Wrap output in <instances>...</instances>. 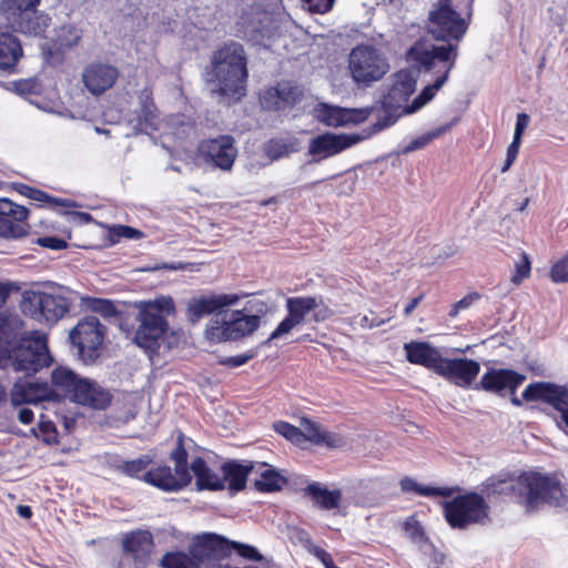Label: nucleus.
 <instances>
[{"instance_id": "f257e3e1", "label": "nucleus", "mask_w": 568, "mask_h": 568, "mask_svg": "<svg viewBox=\"0 0 568 568\" xmlns=\"http://www.w3.org/2000/svg\"><path fill=\"white\" fill-rule=\"evenodd\" d=\"M23 325L17 315L0 314V368L31 376L51 366L53 357L45 336L29 337Z\"/></svg>"}, {"instance_id": "f03ea898", "label": "nucleus", "mask_w": 568, "mask_h": 568, "mask_svg": "<svg viewBox=\"0 0 568 568\" xmlns=\"http://www.w3.org/2000/svg\"><path fill=\"white\" fill-rule=\"evenodd\" d=\"M212 92L240 100L246 94L247 55L241 43L230 42L213 52L205 71Z\"/></svg>"}, {"instance_id": "7ed1b4c3", "label": "nucleus", "mask_w": 568, "mask_h": 568, "mask_svg": "<svg viewBox=\"0 0 568 568\" xmlns=\"http://www.w3.org/2000/svg\"><path fill=\"white\" fill-rule=\"evenodd\" d=\"M135 306L139 313L133 342L152 356L158 354L161 341L169 328L168 316L175 313V304L171 296L160 295L154 300L140 301Z\"/></svg>"}, {"instance_id": "20e7f679", "label": "nucleus", "mask_w": 568, "mask_h": 568, "mask_svg": "<svg viewBox=\"0 0 568 568\" xmlns=\"http://www.w3.org/2000/svg\"><path fill=\"white\" fill-rule=\"evenodd\" d=\"M52 402L70 398L72 402L95 409L106 408L112 399L111 394L97 382L82 378L65 366H58L51 373Z\"/></svg>"}, {"instance_id": "39448f33", "label": "nucleus", "mask_w": 568, "mask_h": 568, "mask_svg": "<svg viewBox=\"0 0 568 568\" xmlns=\"http://www.w3.org/2000/svg\"><path fill=\"white\" fill-rule=\"evenodd\" d=\"M517 495L529 513L545 505L561 507L568 499L556 475L538 471H524L517 477Z\"/></svg>"}, {"instance_id": "423d86ee", "label": "nucleus", "mask_w": 568, "mask_h": 568, "mask_svg": "<svg viewBox=\"0 0 568 568\" xmlns=\"http://www.w3.org/2000/svg\"><path fill=\"white\" fill-rule=\"evenodd\" d=\"M42 0H0V14L12 31L36 38L44 37L51 17L39 10Z\"/></svg>"}, {"instance_id": "0eeeda50", "label": "nucleus", "mask_w": 568, "mask_h": 568, "mask_svg": "<svg viewBox=\"0 0 568 568\" xmlns=\"http://www.w3.org/2000/svg\"><path fill=\"white\" fill-rule=\"evenodd\" d=\"M348 70L356 87L367 89L383 80L390 65L381 49L372 44H358L349 52Z\"/></svg>"}, {"instance_id": "6e6552de", "label": "nucleus", "mask_w": 568, "mask_h": 568, "mask_svg": "<svg viewBox=\"0 0 568 568\" xmlns=\"http://www.w3.org/2000/svg\"><path fill=\"white\" fill-rule=\"evenodd\" d=\"M185 435L178 433L175 448L170 453V459L174 463V471L170 466L162 465L144 471L142 480L169 493L180 491L186 487L192 476L187 466V452L184 446Z\"/></svg>"}, {"instance_id": "1a4fd4ad", "label": "nucleus", "mask_w": 568, "mask_h": 568, "mask_svg": "<svg viewBox=\"0 0 568 568\" xmlns=\"http://www.w3.org/2000/svg\"><path fill=\"white\" fill-rule=\"evenodd\" d=\"M20 307L31 318L53 324L69 313L71 302L61 294L27 290L22 294Z\"/></svg>"}, {"instance_id": "9d476101", "label": "nucleus", "mask_w": 568, "mask_h": 568, "mask_svg": "<svg viewBox=\"0 0 568 568\" xmlns=\"http://www.w3.org/2000/svg\"><path fill=\"white\" fill-rule=\"evenodd\" d=\"M415 90L416 80L408 71H399L395 74L393 84L381 102L384 115L378 118L373 124L372 134L381 132L396 122L398 111L408 101Z\"/></svg>"}, {"instance_id": "9b49d317", "label": "nucleus", "mask_w": 568, "mask_h": 568, "mask_svg": "<svg viewBox=\"0 0 568 568\" xmlns=\"http://www.w3.org/2000/svg\"><path fill=\"white\" fill-rule=\"evenodd\" d=\"M468 24L452 0H438L428 16V32L437 41H462Z\"/></svg>"}, {"instance_id": "f8f14e48", "label": "nucleus", "mask_w": 568, "mask_h": 568, "mask_svg": "<svg viewBox=\"0 0 568 568\" xmlns=\"http://www.w3.org/2000/svg\"><path fill=\"white\" fill-rule=\"evenodd\" d=\"M444 517L454 529H466L487 517L488 506L483 496L470 493L444 503Z\"/></svg>"}, {"instance_id": "ddd939ff", "label": "nucleus", "mask_w": 568, "mask_h": 568, "mask_svg": "<svg viewBox=\"0 0 568 568\" xmlns=\"http://www.w3.org/2000/svg\"><path fill=\"white\" fill-rule=\"evenodd\" d=\"M106 333V327L97 316H85L70 332V339L85 364L97 361Z\"/></svg>"}, {"instance_id": "4468645a", "label": "nucleus", "mask_w": 568, "mask_h": 568, "mask_svg": "<svg viewBox=\"0 0 568 568\" xmlns=\"http://www.w3.org/2000/svg\"><path fill=\"white\" fill-rule=\"evenodd\" d=\"M442 42V44H432L426 48L413 47L409 50V55L419 63L425 71H430L438 67V74H445L446 78H448L458 58V45L460 41L452 40Z\"/></svg>"}, {"instance_id": "2eb2a0df", "label": "nucleus", "mask_w": 568, "mask_h": 568, "mask_svg": "<svg viewBox=\"0 0 568 568\" xmlns=\"http://www.w3.org/2000/svg\"><path fill=\"white\" fill-rule=\"evenodd\" d=\"M526 402L541 400L560 413V423L568 435V385H557L550 382L530 383L521 394Z\"/></svg>"}, {"instance_id": "dca6fc26", "label": "nucleus", "mask_w": 568, "mask_h": 568, "mask_svg": "<svg viewBox=\"0 0 568 568\" xmlns=\"http://www.w3.org/2000/svg\"><path fill=\"white\" fill-rule=\"evenodd\" d=\"M197 151L206 164L222 171H231L237 156L235 139L229 134L203 140L199 144Z\"/></svg>"}, {"instance_id": "f3484780", "label": "nucleus", "mask_w": 568, "mask_h": 568, "mask_svg": "<svg viewBox=\"0 0 568 568\" xmlns=\"http://www.w3.org/2000/svg\"><path fill=\"white\" fill-rule=\"evenodd\" d=\"M526 381V375L510 368H489L481 376L480 381L474 385V389L498 396L506 394H516L517 388Z\"/></svg>"}, {"instance_id": "a211bd4d", "label": "nucleus", "mask_w": 568, "mask_h": 568, "mask_svg": "<svg viewBox=\"0 0 568 568\" xmlns=\"http://www.w3.org/2000/svg\"><path fill=\"white\" fill-rule=\"evenodd\" d=\"M267 311V304L257 298L247 301L242 310L234 311L229 321L233 341L253 334L260 327L261 318Z\"/></svg>"}, {"instance_id": "6ab92c4d", "label": "nucleus", "mask_w": 568, "mask_h": 568, "mask_svg": "<svg viewBox=\"0 0 568 568\" xmlns=\"http://www.w3.org/2000/svg\"><path fill=\"white\" fill-rule=\"evenodd\" d=\"M322 304V298L316 296L288 297L285 303L287 316L280 322L270 335V341L288 334L295 326L304 323L306 315Z\"/></svg>"}, {"instance_id": "aec40b11", "label": "nucleus", "mask_w": 568, "mask_h": 568, "mask_svg": "<svg viewBox=\"0 0 568 568\" xmlns=\"http://www.w3.org/2000/svg\"><path fill=\"white\" fill-rule=\"evenodd\" d=\"M29 210L8 199H0V237L21 239L28 235L29 224L26 222Z\"/></svg>"}, {"instance_id": "412c9836", "label": "nucleus", "mask_w": 568, "mask_h": 568, "mask_svg": "<svg viewBox=\"0 0 568 568\" xmlns=\"http://www.w3.org/2000/svg\"><path fill=\"white\" fill-rule=\"evenodd\" d=\"M359 141L362 136L358 134L324 133L311 140L308 153L314 156V162H318L343 152Z\"/></svg>"}, {"instance_id": "4be33fe9", "label": "nucleus", "mask_w": 568, "mask_h": 568, "mask_svg": "<svg viewBox=\"0 0 568 568\" xmlns=\"http://www.w3.org/2000/svg\"><path fill=\"white\" fill-rule=\"evenodd\" d=\"M374 108L347 109L336 105L321 103L315 109L316 118L320 122L328 126H345L349 124H359L369 118Z\"/></svg>"}, {"instance_id": "5701e85b", "label": "nucleus", "mask_w": 568, "mask_h": 568, "mask_svg": "<svg viewBox=\"0 0 568 568\" xmlns=\"http://www.w3.org/2000/svg\"><path fill=\"white\" fill-rule=\"evenodd\" d=\"M480 372V365L469 358H443L437 375L462 388H469Z\"/></svg>"}, {"instance_id": "b1692460", "label": "nucleus", "mask_w": 568, "mask_h": 568, "mask_svg": "<svg viewBox=\"0 0 568 568\" xmlns=\"http://www.w3.org/2000/svg\"><path fill=\"white\" fill-rule=\"evenodd\" d=\"M121 546L123 552L134 561L135 568H145L151 562L154 540L149 530L138 529L125 534Z\"/></svg>"}, {"instance_id": "393cba45", "label": "nucleus", "mask_w": 568, "mask_h": 568, "mask_svg": "<svg viewBox=\"0 0 568 568\" xmlns=\"http://www.w3.org/2000/svg\"><path fill=\"white\" fill-rule=\"evenodd\" d=\"M190 552L197 561L204 564L227 557L231 554V545L226 538L206 532L196 537L190 546Z\"/></svg>"}, {"instance_id": "a878e982", "label": "nucleus", "mask_w": 568, "mask_h": 568, "mask_svg": "<svg viewBox=\"0 0 568 568\" xmlns=\"http://www.w3.org/2000/svg\"><path fill=\"white\" fill-rule=\"evenodd\" d=\"M116 67L109 63L92 62L82 72V81L93 95H101L111 89L119 78Z\"/></svg>"}, {"instance_id": "bb28decb", "label": "nucleus", "mask_w": 568, "mask_h": 568, "mask_svg": "<svg viewBox=\"0 0 568 568\" xmlns=\"http://www.w3.org/2000/svg\"><path fill=\"white\" fill-rule=\"evenodd\" d=\"M139 109L129 119L130 126L136 134L151 133L158 130V109L153 100V92L144 88L139 92Z\"/></svg>"}, {"instance_id": "cd10ccee", "label": "nucleus", "mask_w": 568, "mask_h": 568, "mask_svg": "<svg viewBox=\"0 0 568 568\" xmlns=\"http://www.w3.org/2000/svg\"><path fill=\"white\" fill-rule=\"evenodd\" d=\"M240 300L241 296L237 294L200 296L189 302L186 317L192 324H195L204 316L211 315L226 306L237 304Z\"/></svg>"}, {"instance_id": "c85d7f7f", "label": "nucleus", "mask_w": 568, "mask_h": 568, "mask_svg": "<svg viewBox=\"0 0 568 568\" xmlns=\"http://www.w3.org/2000/svg\"><path fill=\"white\" fill-rule=\"evenodd\" d=\"M302 91L290 82H281L265 90L260 100L264 109L280 111L293 106L301 100Z\"/></svg>"}, {"instance_id": "c756f323", "label": "nucleus", "mask_w": 568, "mask_h": 568, "mask_svg": "<svg viewBox=\"0 0 568 568\" xmlns=\"http://www.w3.org/2000/svg\"><path fill=\"white\" fill-rule=\"evenodd\" d=\"M10 402L12 406L52 402V390L47 382L18 381L11 388Z\"/></svg>"}, {"instance_id": "7c9ffc66", "label": "nucleus", "mask_w": 568, "mask_h": 568, "mask_svg": "<svg viewBox=\"0 0 568 568\" xmlns=\"http://www.w3.org/2000/svg\"><path fill=\"white\" fill-rule=\"evenodd\" d=\"M404 351L410 364L424 366L436 374L444 358L439 351L427 342L405 343Z\"/></svg>"}, {"instance_id": "2f4dec72", "label": "nucleus", "mask_w": 568, "mask_h": 568, "mask_svg": "<svg viewBox=\"0 0 568 568\" xmlns=\"http://www.w3.org/2000/svg\"><path fill=\"white\" fill-rule=\"evenodd\" d=\"M22 55L20 40L12 32L0 29V70L13 72Z\"/></svg>"}, {"instance_id": "473e14b6", "label": "nucleus", "mask_w": 568, "mask_h": 568, "mask_svg": "<svg viewBox=\"0 0 568 568\" xmlns=\"http://www.w3.org/2000/svg\"><path fill=\"white\" fill-rule=\"evenodd\" d=\"M253 468L254 465L251 462L230 460L224 463L221 466L222 478H224V484L227 483L229 490L232 493L243 490L246 486L247 476Z\"/></svg>"}, {"instance_id": "72a5a7b5", "label": "nucleus", "mask_w": 568, "mask_h": 568, "mask_svg": "<svg viewBox=\"0 0 568 568\" xmlns=\"http://www.w3.org/2000/svg\"><path fill=\"white\" fill-rule=\"evenodd\" d=\"M190 469L195 476V484L199 490L224 489V478L211 469L202 457H195Z\"/></svg>"}, {"instance_id": "f704fd0d", "label": "nucleus", "mask_w": 568, "mask_h": 568, "mask_svg": "<svg viewBox=\"0 0 568 568\" xmlns=\"http://www.w3.org/2000/svg\"><path fill=\"white\" fill-rule=\"evenodd\" d=\"M305 494L308 495L315 505L325 510H332L339 506L342 500V493L338 489L328 490L320 483H312L305 488Z\"/></svg>"}, {"instance_id": "c9c22d12", "label": "nucleus", "mask_w": 568, "mask_h": 568, "mask_svg": "<svg viewBox=\"0 0 568 568\" xmlns=\"http://www.w3.org/2000/svg\"><path fill=\"white\" fill-rule=\"evenodd\" d=\"M400 489L404 493H415L419 496L433 497V496H442V497H450L456 491L454 487H433V486H424L418 484L415 479L406 476L399 481Z\"/></svg>"}, {"instance_id": "e433bc0d", "label": "nucleus", "mask_w": 568, "mask_h": 568, "mask_svg": "<svg viewBox=\"0 0 568 568\" xmlns=\"http://www.w3.org/2000/svg\"><path fill=\"white\" fill-rule=\"evenodd\" d=\"M14 189L23 196L41 203H47L50 206H62V207H72L75 206V203L71 200L53 197L47 192L29 186L23 183L16 184Z\"/></svg>"}, {"instance_id": "4c0bfd02", "label": "nucleus", "mask_w": 568, "mask_h": 568, "mask_svg": "<svg viewBox=\"0 0 568 568\" xmlns=\"http://www.w3.org/2000/svg\"><path fill=\"white\" fill-rule=\"evenodd\" d=\"M448 78L445 74H438L432 84L426 85L422 92L408 105H405L404 113L410 114L418 111L426 103L432 101L436 93L443 88Z\"/></svg>"}, {"instance_id": "58836bf2", "label": "nucleus", "mask_w": 568, "mask_h": 568, "mask_svg": "<svg viewBox=\"0 0 568 568\" xmlns=\"http://www.w3.org/2000/svg\"><path fill=\"white\" fill-rule=\"evenodd\" d=\"M483 487L488 497L491 495H509L517 493V478L513 479L501 474L491 476L483 483Z\"/></svg>"}, {"instance_id": "ea45409f", "label": "nucleus", "mask_w": 568, "mask_h": 568, "mask_svg": "<svg viewBox=\"0 0 568 568\" xmlns=\"http://www.w3.org/2000/svg\"><path fill=\"white\" fill-rule=\"evenodd\" d=\"M260 467L264 469L261 471L260 479L254 483V486L258 491H276L286 483V479L267 464H261Z\"/></svg>"}, {"instance_id": "a19ab883", "label": "nucleus", "mask_w": 568, "mask_h": 568, "mask_svg": "<svg viewBox=\"0 0 568 568\" xmlns=\"http://www.w3.org/2000/svg\"><path fill=\"white\" fill-rule=\"evenodd\" d=\"M297 151L296 142L293 139L275 138L266 142L264 152L272 161L280 160Z\"/></svg>"}, {"instance_id": "79ce46f5", "label": "nucleus", "mask_w": 568, "mask_h": 568, "mask_svg": "<svg viewBox=\"0 0 568 568\" xmlns=\"http://www.w3.org/2000/svg\"><path fill=\"white\" fill-rule=\"evenodd\" d=\"M303 434V442L308 440L316 445L327 444L331 445L329 434L322 429V427L310 418L303 417L301 419V427Z\"/></svg>"}, {"instance_id": "37998d69", "label": "nucleus", "mask_w": 568, "mask_h": 568, "mask_svg": "<svg viewBox=\"0 0 568 568\" xmlns=\"http://www.w3.org/2000/svg\"><path fill=\"white\" fill-rule=\"evenodd\" d=\"M404 530L410 538V540L420 546V548L427 554L434 551V546L428 541L425 535L424 528L418 520L414 517L407 518L404 524Z\"/></svg>"}, {"instance_id": "c03bdc74", "label": "nucleus", "mask_w": 568, "mask_h": 568, "mask_svg": "<svg viewBox=\"0 0 568 568\" xmlns=\"http://www.w3.org/2000/svg\"><path fill=\"white\" fill-rule=\"evenodd\" d=\"M231 335L229 321L219 317L212 318L205 329V337L213 343L233 341Z\"/></svg>"}, {"instance_id": "a18cd8bd", "label": "nucleus", "mask_w": 568, "mask_h": 568, "mask_svg": "<svg viewBox=\"0 0 568 568\" xmlns=\"http://www.w3.org/2000/svg\"><path fill=\"white\" fill-rule=\"evenodd\" d=\"M452 125H453L452 123H447V124L436 128L420 136L415 138L406 146L403 148L400 153L408 154L413 151L425 148L430 141L439 138L440 135H443L444 133L449 131Z\"/></svg>"}, {"instance_id": "49530a36", "label": "nucleus", "mask_w": 568, "mask_h": 568, "mask_svg": "<svg viewBox=\"0 0 568 568\" xmlns=\"http://www.w3.org/2000/svg\"><path fill=\"white\" fill-rule=\"evenodd\" d=\"M151 463V456L142 455L135 459L123 462L119 468L126 476L139 478L140 474H142Z\"/></svg>"}, {"instance_id": "de8ad7c7", "label": "nucleus", "mask_w": 568, "mask_h": 568, "mask_svg": "<svg viewBox=\"0 0 568 568\" xmlns=\"http://www.w3.org/2000/svg\"><path fill=\"white\" fill-rule=\"evenodd\" d=\"M80 39L81 30L75 26H63L59 30L58 40L60 48H72L79 43Z\"/></svg>"}, {"instance_id": "09e8293b", "label": "nucleus", "mask_w": 568, "mask_h": 568, "mask_svg": "<svg viewBox=\"0 0 568 568\" xmlns=\"http://www.w3.org/2000/svg\"><path fill=\"white\" fill-rule=\"evenodd\" d=\"M531 265L528 254L523 252L519 261L515 262V271L511 275V283L519 286L526 278L530 276Z\"/></svg>"}, {"instance_id": "8fccbe9b", "label": "nucleus", "mask_w": 568, "mask_h": 568, "mask_svg": "<svg viewBox=\"0 0 568 568\" xmlns=\"http://www.w3.org/2000/svg\"><path fill=\"white\" fill-rule=\"evenodd\" d=\"M274 429L276 433L285 437L292 443L301 444L303 442V434L300 427H296L287 422L274 423Z\"/></svg>"}, {"instance_id": "3c124183", "label": "nucleus", "mask_w": 568, "mask_h": 568, "mask_svg": "<svg viewBox=\"0 0 568 568\" xmlns=\"http://www.w3.org/2000/svg\"><path fill=\"white\" fill-rule=\"evenodd\" d=\"M161 565L163 568H191L192 562L183 552H166L161 559Z\"/></svg>"}, {"instance_id": "603ef678", "label": "nucleus", "mask_w": 568, "mask_h": 568, "mask_svg": "<svg viewBox=\"0 0 568 568\" xmlns=\"http://www.w3.org/2000/svg\"><path fill=\"white\" fill-rule=\"evenodd\" d=\"M110 236L113 241H118L122 237L138 240L143 236V233L140 230L128 225H114L110 229Z\"/></svg>"}, {"instance_id": "864d4df0", "label": "nucleus", "mask_w": 568, "mask_h": 568, "mask_svg": "<svg viewBox=\"0 0 568 568\" xmlns=\"http://www.w3.org/2000/svg\"><path fill=\"white\" fill-rule=\"evenodd\" d=\"M550 277L555 283H568V253L551 266Z\"/></svg>"}, {"instance_id": "5fc2aeb1", "label": "nucleus", "mask_w": 568, "mask_h": 568, "mask_svg": "<svg viewBox=\"0 0 568 568\" xmlns=\"http://www.w3.org/2000/svg\"><path fill=\"white\" fill-rule=\"evenodd\" d=\"M231 545V551L235 550L237 555L241 557L253 560V561H260L262 560V555L258 552V550L246 544L237 542V541H230Z\"/></svg>"}, {"instance_id": "6e6d98bb", "label": "nucleus", "mask_w": 568, "mask_h": 568, "mask_svg": "<svg viewBox=\"0 0 568 568\" xmlns=\"http://www.w3.org/2000/svg\"><path fill=\"white\" fill-rule=\"evenodd\" d=\"M308 10L313 13H326L334 4L335 0H302Z\"/></svg>"}, {"instance_id": "4d7b16f0", "label": "nucleus", "mask_w": 568, "mask_h": 568, "mask_svg": "<svg viewBox=\"0 0 568 568\" xmlns=\"http://www.w3.org/2000/svg\"><path fill=\"white\" fill-rule=\"evenodd\" d=\"M252 357L253 354H239L235 356H227L221 358L220 364L229 368H236L246 364Z\"/></svg>"}, {"instance_id": "13d9d810", "label": "nucleus", "mask_w": 568, "mask_h": 568, "mask_svg": "<svg viewBox=\"0 0 568 568\" xmlns=\"http://www.w3.org/2000/svg\"><path fill=\"white\" fill-rule=\"evenodd\" d=\"M16 90L20 94H33L39 92L40 84L37 80L33 79H26L20 80L14 83Z\"/></svg>"}, {"instance_id": "bf43d9fd", "label": "nucleus", "mask_w": 568, "mask_h": 568, "mask_svg": "<svg viewBox=\"0 0 568 568\" xmlns=\"http://www.w3.org/2000/svg\"><path fill=\"white\" fill-rule=\"evenodd\" d=\"M38 244L42 247L54 250V251H60V250L67 248V246H68L67 241L55 237V236L40 237L38 240Z\"/></svg>"}, {"instance_id": "052dcab7", "label": "nucleus", "mask_w": 568, "mask_h": 568, "mask_svg": "<svg viewBox=\"0 0 568 568\" xmlns=\"http://www.w3.org/2000/svg\"><path fill=\"white\" fill-rule=\"evenodd\" d=\"M308 551L314 555L324 565L325 568H333L335 565L331 554H328L325 549L312 545L308 548Z\"/></svg>"}, {"instance_id": "680f3d73", "label": "nucleus", "mask_w": 568, "mask_h": 568, "mask_svg": "<svg viewBox=\"0 0 568 568\" xmlns=\"http://www.w3.org/2000/svg\"><path fill=\"white\" fill-rule=\"evenodd\" d=\"M93 310L101 313L105 317H110L116 314L115 306L108 300L98 298L94 301Z\"/></svg>"}, {"instance_id": "e2e57ef3", "label": "nucleus", "mask_w": 568, "mask_h": 568, "mask_svg": "<svg viewBox=\"0 0 568 568\" xmlns=\"http://www.w3.org/2000/svg\"><path fill=\"white\" fill-rule=\"evenodd\" d=\"M390 318H392V316H388L386 318H379L374 313H372L371 316L364 315L359 320V325L363 328H374V327H378V326L389 322Z\"/></svg>"}, {"instance_id": "0e129e2a", "label": "nucleus", "mask_w": 568, "mask_h": 568, "mask_svg": "<svg viewBox=\"0 0 568 568\" xmlns=\"http://www.w3.org/2000/svg\"><path fill=\"white\" fill-rule=\"evenodd\" d=\"M530 118L527 113H518L516 119L515 132L513 139L521 141V136L529 124Z\"/></svg>"}, {"instance_id": "69168bd1", "label": "nucleus", "mask_w": 568, "mask_h": 568, "mask_svg": "<svg viewBox=\"0 0 568 568\" xmlns=\"http://www.w3.org/2000/svg\"><path fill=\"white\" fill-rule=\"evenodd\" d=\"M184 268V264L183 263H155V264H152V265H148V266H144L142 268V271H145V272H158V271H162V270H165V271H180V270H183Z\"/></svg>"}, {"instance_id": "338daca9", "label": "nucleus", "mask_w": 568, "mask_h": 568, "mask_svg": "<svg viewBox=\"0 0 568 568\" xmlns=\"http://www.w3.org/2000/svg\"><path fill=\"white\" fill-rule=\"evenodd\" d=\"M549 18L554 24L561 27L565 21V10L560 6H551L548 8Z\"/></svg>"}, {"instance_id": "774afa93", "label": "nucleus", "mask_w": 568, "mask_h": 568, "mask_svg": "<svg viewBox=\"0 0 568 568\" xmlns=\"http://www.w3.org/2000/svg\"><path fill=\"white\" fill-rule=\"evenodd\" d=\"M33 417H34V414H33L32 409L27 408V407H22L18 413L19 422L24 425L31 424L33 420Z\"/></svg>"}]
</instances>
